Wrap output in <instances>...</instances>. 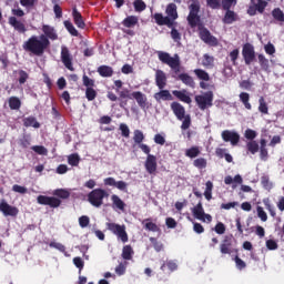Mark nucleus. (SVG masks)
<instances>
[{
    "mask_svg": "<svg viewBox=\"0 0 284 284\" xmlns=\"http://www.w3.org/2000/svg\"><path fill=\"white\" fill-rule=\"evenodd\" d=\"M165 13L168 14L166 17L171 19V21H176V19H179V12L176 11V6L174 3H169L166 6Z\"/></svg>",
    "mask_w": 284,
    "mask_h": 284,
    "instance_id": "c756f323",
    "label": "nucleus"
},
{
    "mask_svg": "<svg viewBox=\"0 0 284 284\" xmlns=\"http://www.w3.org/2000/svg\"><path fill=\"white\" fill-rule=\"evenodd\" d=\"M110 193L103 189H94L88 194V202L93 207H101L103 205V199H108Z\"/></svg>",
    "mask_w": 284,
    "mask_h": 284,
    "instance_id": "0eeeda50",
    "label": "nucleus"
},
{
    "mask_svg": "<svg viewBox=\"0 0 284 284\" xmlns=\"http://www.w3.org/2000/svg\"><path fill=\"white\" fill-rule=\"evenodd\" d=\"M165 267H168L170 270V272H176V270L179 268V265H176V263L174 261H168L166 263L163 262L160 270L162 272H165Z\"/></svg>",
    "mask_w": 284,
    "mask_h": 284,
    "instance_id": "49530a36",
    "label": "nucleus"
},
{
    "mask_svg": "<svg viewBox=\"0 0 284 284\" xmlns=\"http://www.w3.org/2000/svg\"><path fill=\"white\" fill-rule=\"evenodd\" d=\"M64 28L72 37H79V31L77 30V28H74V24H72L69 20L64 21Z\"/></svg>",
    "mask_w": 284,
    "mask_h": 284,
    "instance_id": "3c124183",
    "label": "nucleus"
},
{
    "mask_svg": "<svg viewBox=\"0 0 284 284\" xmlns=\"http://www.w3.org/2000/svg\"><path fill=\"white\" fill-rule=\"evenodd\" d=\"M116 92L119 93V101H120L119 105H120V108L125 110V108L128 106V100L126 99H132V94H130L129 89H123L122 91L116 90Z\"/></svg>",
    "mask_w": 284,
    "mask_h": 284,
    "instance_id": "393cba45",
    "label": "nucleus"
},
{
    "mask_svg": "<svg viewBox=\"0 0 284 284\" xmlns=\"http://www.w3.org/2000/svg\"><path fill=\"white\" fill-rule=\"evenodd\" d=\"M245 139H247V141H255L256 139V131L252 130V129H247L244 133Z\"/></svg>",
    "mask_w": 284,
    "mask_h": 284,
    "instance_id": "774afa93",
    "label": "nucleus"
},
{
    "mask_svg": "<svg viewBox=\"0 0 284 284\" xmlns=\"http://www.w3.org/2000/svg\"><path fill=\"white\" fill-rule=\"evenodd\" d=\"M43 37L47 38V41H57L59 39V33H57V29L50 24L42 26Z\"/></svg>",
    "mask_w": 284,
    "mask_h": 284,
    "instance_id": "6ab92c4d",
    "label": "nucleus"
},
{
    "mask_svg": "<svg viewBox=\"0 0 284 284\" xmlns=\"http://www.w3.org/2000/svg\"><path fill=\"white\" fill-rule=\"evenodd\" d=\"M201 1L199 0H190L189 1V16L186 21L190 28H196L201 23Z\"/></svg>",
    "mask_w": 284,
    "mask_h": 284,
    "instance_id": "20e7f679",
    "label": "nucleus"
},
{
    "mask_svg": "<svg viewBox=\"0 0 284 284\" xmlns=\"http://www.w3.org/2000/svg\"><path fill=\"white\" fill-rule=\"evenodd\" d=\"M272 17L273 19H275V21H281L282 23H284V13L283 10H281V8L273 9Z\"/></svg>",
    "mask_w": 284,
    "mask_h": 284,
    "instance_id": "603ef678",
    "label": "nucleus"
},
{
    "mask_svg": "<svg viewBox=\"0 0 284 284\" xmlns=\"http://www.w3.org/2000/svg\"><path fill=\"white\" fill-rule=\"evenodd\" d=\"M261 185L264 190H267V192L272 191L274 187V184L270 181V175H263L261 178Z\"/></svg>",
    "mask_w": 284,
    "mask_h": 284,
    "instance_id": "37998d69",
    "label": "nucleus"
},
{
    "mask_svg": "<svg viewBox=\"0 0 284 284\" xmlns=\"http://www.w3.org/2000/svg\"><path fill=\"white\" fill-rule=\"evenodd\" d=\"M22 48L34 57H43L45 50L50 48V40L45 36H31L23 42Z\"/></svg>",
    "mask_w": 284,
    "mask_h": 284,
    "instance_id": "f257e3e1",
    "label": "nucleus"
},
{
    "mask_svg": "<svg viewBox=\"0 0 284 284\" xmlns=\"http://www.w3.org/2000/svg\"><path fill=\"white\" fill-rule=\"evenodd\" d=\"M191 212L194 216V219H197V221H202L205 223H212V215L205 213V209H203V202H199L193 209H191Z\"/></svg>",
    "mask_w": 284,
    "mask_h": 284,
    "instance_id": "9b49d317",
    "label": "nucleus"
},
{
    "mask_svg": "<svg viewBox=\"0 0 284 284\" xmlns=\"http://www.w3.org/2000/svg\"><path fill=\"white\" fill-rule=\"evenodd\" d=\"M8 103L10 110H21V99L17 97H10Z\"/></svg>",
    "mask_w": 284,
    "mask_h": 284,
    "instance_id": "c9c22d12",
    "label": "nucleus"
},
{
    "mask_svg": "<svg viewBox=\"0 0 284 284\" xmlns=\"http://www.w3.org/2000/svg\"><path fill=\"white\" fill-rule=\"evenodd\" d=\"M240 101L243 103L246 110H252V104L250 103V93L242 92L240 93Z\"/></svg>",
    "mask_w": 284,
    "mask_h": 284,
    "instance_id": "58836bf2",
    "label": "nucleus"
},
{
    "mask_svg": "<svg viewBox=\"0 0 284 284\" xmlns=\"http://www.w3.org/2000/svg\"><path fill=\"white\" fill-rule=\"evenodd\" d=\"M145 140V135L143 134V131L141 130H135L133 132V141L136 145H139V148H141V145L143 144V141Z\"/></svg>",
    "mask_w": 284,
    "mask_h": 284,
    "instance_id": "f704fd0d",
    "label": "nucleus"
},
{
    "mask_svg": "<svg viewBox=\"0 0 284 284\" xmlns=\"http://www.w3.org/2000/svg\"><path fill=\"white\" fill-rule=\"evenodd\" d=\"M68 163L72 168H79V163H81V156H79L78 153H72L68 155Z\"/></svg>",
    "mask_w": 284,
    "mask_h": 284,
    "instance_id": "e433bc0d",
    "label": "nucleus"
},
{
    "mask_svg": "<svg viewBox=\"0 0 284 284\" xmlns=\"http://www.w3.org/2000/svg\"><path fill=\"white\" fill-rule=\"evenodd\" d=\"M202 65L204 68H214V57L205 53L203 55Z\"/></svg>",
    "mask_w": 284,
    "mask_h": 284,
    "instance_id": "09e8293b",
    "label": "nucleus"
},
{
    "mask_svg": "<svg viewBox=\"0 0 284 284\" xmlns=\"http://www.w3.org/2000/svg\"><path fill=\"white\" fill-rule=\"evenodd\" d=\"M176 79L178 81H182V83H184V85H187L189 88H194L196 85V83L194 82V78H192L187 73H180Z\"/></svg>",
    "mask_w": 284,
    "mask_h": 284,
    "instance_id": "c85d7f7f",
    "label": "nucleus"
},
{
    "mask_svg": "<svg viewBox=\"0 0 284 284\" xmlns=\"http://www.w3.org/2000/svg\"><path fill=\"white\" fill-rule=\"evenodd\" d=\"M155 83L159 90H164L165 85H168V77L163 70H158L155 72Z\"/></svg>",
    "mask_w": 284,
    "mask_h": 284,
    "instance_id": "b1692460",
    "label": "nucleus"
},
{
    "mask_svg": "<svg viewBox=\"0 0 284 284\" xmlns=\"http://www.w3.org/2000/svg\"><path fill=\"white\" fill-rule=\"evenodd\" d=\"M143 223H145L144 230L148 232H161V227L156 223L150 222V219L144 220Z\"/></svg>",
    "mask_w": 284,
    "mask_h": 284,
    "instance_id": "4c0bfd02",
    "label": "nucleus"
},
{
    "mask_svg": "<svg viewBox=\"0 0 284 284\" xmlns=\"http://www.w3.org/2000/svg\"><path fill=\"white\" fill-rule=\"evenodd\" d=\"M201 154V149L199 146H192L185 151V156L189 159H196Z\"/></svg>",
    "mask_w": 284,
    "mask_h": 284,
    "instance_id": "c03bdc74",
    "label": "nucleus"
},
{
    "mask_svg": "<svg viewBox=\"0 0 284 284\" xmlns=\"http://www.w3.org/2000/svg\"><path fill=\"white\" fill-rule=\"evenodd\" d=\"M193 72L200 81H210V73H207V71L203 69H195Z\"/></svg>",
    "mask_w": 284,
    "mask_h": 284,
    "instance_id": "ea45409f",
    "label": "nucleus"
},
{
    "mask_svg": "<svg viewBox=\"0 0 284 284\" xmlns=\"http://www.w3.org/2000/svg\"><path fill=\"white\" fill-rule=\"evenodd\" d=\"M0 212H2L3 216L19 215V209L17 206L8 204L6 200L0 201Z\"/></svg>",
    "mask_w": 284,
    "mask_h": 284,
    "instance_id": "dca6fc26",
    "label": "nucleus"
},
{
    "mask_svg": "<svg viewBox=\"0 0 284 284\" xmlns=\"http://www.w3.org/2000/svg\"><path fill=\"white\" fill-rule=\"evenodd\" d=\"M222 139L225 143H231V145H239L241 135L234 131L225 130L222 132Z\"/></svg>",
    "mask_w": 284,
    "mask_h": 284,
    "instance_id": "f3484780",
    "label": "nucleus"
},
{
    "mask_svg": "<svg viewBox=\"0 0 284 284\" xmlns=\"http://www.w3.org/2000/svg\"><path fill=\"white\" fill-rule=\"evenodd\" d=\"M194 168H197V170H205L207 168V160L205 158H197L193 161Z\"/></svg>",
    "mask_w": 284,
    "mask_h": 284,
    "instance_id": "8fccbe9b",
    "label": "nucleus"
},
{
    "mask_svg": "<svg viewBox=\"0 0 284 284\" xmlns=\"http://www.w3.org/2000/svg\"><path fill=\"white\" fill-rule=\"evenodd\" d=\"M126 267H128V262L120 263L115 267V274H118V276H123V274H125Z\"/></svg>",
    "mask_w": 284,
    "mask_h": 284,
    "instance_id": "680f3d73",
    "label": "nucleus"
},
{
    "mask_svg": "<svg viewBox=\"0 0 284 284\" xmlns=\"http://www.w3.org/2000/svg\"><path fill=\"white\" fill-rule=\"evenodd\" d=\"M171 110L178 121H182L181 130H190V126L192 125V116L185 114V106L179 102H172Z\"/></svg>",
    "mask_w": 284,
    "mask_h": 284,
    "instance_id": "7ed1b4c3",
    "label": "nucleus"
},
{
    "mask_svg": "<svg viewBox=\"0 0 284 284\" xmlns=\"http://www.w3.org/2000/svg\"><path fill=\"white\" fill-rule=\"evenodd\" d=\"M54 196H58L59 199H70V191L65 189H58L53 192Z\"/></svg>",
    "mask_w": 284,
    "mask_h": 284,
    "instance_id": "6e6d98bb",
    "label": "nucleus"
},
{
    "mask_svg": "<svg viewBox=\"0 0 284 284\" xmlns=\"http://www.w3.org/2000/svg\"><path fill=\"white\" fill-rule=\"evenodd\" d=\"M158 59L163 63L164 65H169L171 68L173 74H179L181 72V58L178 53H175L173 57L170 55L169 52L165 51H158Z\"/></svg>",
    "mask_w": 284,
    "mask_h": 284,
    "instance_id": "f03ea898",
    "label": "nucleus"
},
{
    "mask_svg": "<svg viewBox=\"0 0 284 284\" xmlns=\"http://www.w3.org/2000/svg\"><path fill=\"white\" fill-rule=\"evenodd\" d=\"M140 150H142V152L144 154H146V160L144 162V168L146 170V172L149 174H154V172H156V155L150 154V152H152V149H150V146L148 144H141L140 145Z\"/></svg>",
    "mask_w": 284,
    "mask_h": 284,
    "instance_id": "423d86ee",
    "label": "nucleus"
},
{
    "mask_svg": "<svg viewBox=\"0 0 284 284\" xmlns=\"http://www.w3.org/2000/svg\"><path fill=\"white\" fill-rule=\"evenodd\" d=\"M222 0H206V6L211 8L212 10H219L222 6Z\"/></svg>",
    "mask_w": 284,
    "mask_h": 284,
    "instance_id": "bf43d9fd",
    "label": "nucleus"
},
{
    "mask_svg": "<svg viewBox=\"0 0 284 284\" xmlns=\"http://www.w3.org/2000/svg\"><path fill=\"white\" fill-rule=\"evenodd\" d=\"M172 94H173V97L179 99V101H182V103H187L189 105H190V103H192V98L190 97V93L185 89L180 90V91L173 90Z\"/></svg>",
    "mask_w": 284,
    "mask_h": 284,
    "instance_id": "4be33fe9",
    "label": "nucleus"
},
{
    "mask_svg": "<svg viewBox=\"0 0 284 284\" xmlns=\"http://www.w3.org/2000/svg\"><path fill=\"white\" fill-rule=\"evenodd\" d=\"M12 192H16L17 194H28V187L14 184L12 186Z\"/></svg>",
    "mask_w": 284,
    "mask_h": 284,
    "instance_id": "0e129e2a",
    "label": "nucleus"
},
{
    "mask_svg": "<svg viewBox=\"0 0 284 284\" xmlns=\"http://www.w3.org/2000/svg\"><path fill=\"white\" fill-rule=\"evenodd\" d=\"M79 225L80 227L84 229L90 225V217L88 215H82L79 217Z\"/></svg>",
    "mask_w": 284,
    "mask_h": 284,
    "instance_id": "338daca9",
    "label": "nucleus"
},
{
    "mask_svg": "<svg viewBox=\"0 0 284 284\" xmlns=\"http://www.w3.org/2000/svg\"><path fill=\"white\" fill-rule=\"evenodd\" d=\"M32 144V138L28 134L23 135L20 140H19V145L20 148H22L23 150H28V148H30V145Z\"/></svg>",
    "mask_w": 284,
    "mask_h": 284,
    "instance_id": "79ce46f5",
    "label": "nucleus"
},
{
    "mask_svg": "<svg viewBox=\"0 0 284 284\" xmlns=\"http://www.w3.org/2000/svg\"><path fill=\"white\" fill-rule=\"evenodd\" d=\"M111 201H112L113 207H115L116 210H121V212L125 211V202H123V200H121L119 195L113 194L111 196Z\"/></svg>",
    "mask_w": 284,
    "mask_h": 284,
    "instance_id": "473e14b6",
    "label": "nucleus"
},
{
    "mask_svg": "<svg viewBox=\"0 0 284 284\" xmlns=\"http://www.w3.org/2000/svg\"><path fill=\"white\" fill-rule=\"evenodd\" d=\"M214 92L207 91L203 94L195 95V103L197 104V108L201 110H207V108H212L214 105Z\"/></svg>",
    "mask_w": 284,
    "mask_h": 284,
    "instance_id": "1a4fd4ad",
    "label": "nucleus"
},
{
    "mask_svg": "<svg viewBox=\"0 0 284 284\" xmlns=\"http://www.w3.org/2000/svg\"><path fill=\"white\" fill-rule=\"evenodd\" d=\"M199 34H200L201 41L206 43V45H211L213 48L219 45V40L216 39V37L212 36L210 30H207V28L201 24L199 26Z\"/></svg>",
    "mask_w": 284,
    "mask_h": 284,
    "instance_id": "9d476101",
    "label": "nucleus"
},
{
    "mask_svg": "<svg viewBox=\"0 0 284 284\" xmlns=\"http://www.w3.org/2000/svg\"><path fill=\"white\" fill-rule=\"evenodd\" d=\"M134 254V251L132 250L131 245H125L122 248V258L124 261H132V255Z\"/></svg>",
    "mask_w": 284,
    "mask_h": 284,
    "instance_id": "a19ab883",
    "label": "nucleus"
},
{
    "mask_svg": "<svg viewBox=\"0 0 284 284\" xmlns=\"http://www.w3.org/2000/svg\"><path fill=\"white\" fill-rule=\"evenodd\" d=\"M133 7L135 12H143L148 8V6L143 2V0H134Z\"/></svg>",
    "mask_w": 284,
    "mask_h": 284,
    "instance_id": "4d7b16f0",
    "label": "nucleus"
},
{
    "mask_svg": "<svg viewBox=\"0 0 284 284\" xmlns=\"http://www.w3.org/2000/svg\"><path fill=\"white\" fill-rule=\"evenodd\" d=\"M257 61L264 72H267L270 70V60L267 58H265V55L263 53H260L257 55Z\"/></svg>",
    "mask_w": 284,
    "mask_h": 284,
    "instance_id": "72a5a7b5",
    "label": "nucleus"
},
{
    "mask_svg": "<svg viewBox=\"0 0 284 284\" xmlns=\"http://www.w3.org/2000/svg\"><path fill=\"white\" fill-rule=\"evenodd\" d=\"M60 57L67 70H70V72H74V67L72 65V54H70V49H68V47L65 45L61 47Z\"/></svg>",
    "mask_w": 284,
    "mask_h": 284,
    "instance_id": "4468645a",
    "label": "nucleus"
},
{
    "mask_svg": "<svg viewBox=\"0 0 284 284\" xmlns=\"http://www.w3.org/2000/svg\"><path fill=\"white\" fill-rule=\"evenodd\" d=\"M18 81L20 85H23V83H26L28 81V79H30V74H28V72L20 70L18 71Z\"/></svg>",
    "mask_w": 284,
    "mask_h": 284,
    "instance_id": "13d9d810",
    "label": "nucleus"
},
{
    "mask_svg": "<svg viewBox=\"0 0 284 284\" xmlns=\"http://www.w3.org/2000/svg\"><path fill=\"white\" fill-rule=\"evenodd\" d=\"M149 241L152 243L155 252H162L163 251V243L156 241V237H150Z\"/></svg>",
    "mask_w": 284,
    "mask_h": 284,
    "instance_id": "052dcab7",
    "label": "nucleus"
},
{
    "mask_svg": "<svg viewBox=\"0 0 284 284\" xmlns=\"http://www.w3.org/2000/svg\"><path fill=\"white\" fill-rule=\"evenodd\" d=\"M224 10H225V14L222 20L223 23H225L226 26H231V23H234V21L239 20V16L232 9H224Z\"/></svg>",
    "mask_w": 284,
    "mask_h": 284,
    "instance_id": "bb28decb",
    "label": "nucleus"
},
{
    "mask_svg": "<svg viewBox=\"0 0 284 284\" xmlns=\"http://www.w3.org/2000/svg\"><path fill=\"white\" fill-rule=\"evenodd\" d=\"M153 19L158 26H168L174 28V21L170 17H164L163 13H154Z\"/></svg>",
    "mask_w": 284,
    "mask_h": 284,
    "instance_id": "aec40b11",
    "label": "nucleus"
},
{
    "mask_svg": "<svg viewBox=\"0 0 284 284\" xmlns=\"http://www.w3.org/2000/svg\"><path fill=\"white\" fill-rule=\"evenodd\" d=\"M9 26L13 28L18 34H26L28 32V28L26 27V22L23 20H19L17 17L11 16L8 19Z\"/></svg>",
    "mask_w": 284,
    "mask_h": 284,
    "instance_id": "ddd939ff",
    "label": "nucleus"
},
{
    "mask_svg": "<svg viewBox=\"0 0 284 284\" xmlns=\"http://www.w3.org/2000/svg\"><path fill=\"white\" fill-rule=\"evenodd\" d=\"M73 265H75V267L79 268V273L81 274V271L85 266V262H83V258H81V257H74Z\"/></svg>",
    "mask_w": 284,
    "mask_h": 284,
    "instance_id": "69168bd1",
    "label": "nucleus"
},
{
    "mask_svg": "<svg viewBox=\"0 0 284 284\" xmlns=\"http://www.w3.org/2000/svg\"><path fill=\"white\" fill-rule=\"evenodd\" d=\"M37 201L39 205H49V207H53V209L61 206V201L54 196L39 195L37 197Z\"/></svg>",
    "mask_w": 284,
    "mask_h": 284,
    "instance_id": "2eb2a0df",
    "label": "nucleus"
},
{
    "mask_svg": "<svg viewBox=\"0 0 284 284\" xmlns=\"http://www.w3.org/2000/svg\"><path fill=\"white\" fill-rule=\"evenodd\" d=\"M22 123L24 128H34L36 130H39V128H41V123H39V121H37V118H34L33 115L23 118Z\"/></svg>",
    "mask_w": 284,
    "mask_h": 284,
    "instance_id": "cd10ccee",
    "label": "nucleus"
},
{
    "mask_svg": "<svg viewBox=\"0 0 284 284\" xmlns=\"http://www.w3.org/2000/svg\"><path fill=\"white\" fill-rule=\"evenodd\" d=\"M132 99H135L138 105L144 110V108H148V97L143 94L141 91H134L131 93Z\"/></svg>",
    "mask_w": 284,
    "mask_h": 284,
    "instance_id": "5701e85b",
    "label": "nucleus"
},
{
    "mask_svg": "<svg viewBox=\"0 0 284 284\" xmlns=\"http://www.w3.org/2000/svg\"><path fill=\"white\" fill-rule=\"evenodd\" d=\"M232 235H226L224 236V239L222 240L221 244H220V252L223 256H225V254H232V252H234V248L232 247Z\"/></svg>",
    "mask_w": 284,
    "mask_h": 284,
    "instance_id": "a211bd4d",
    "label": "nucleus"
},
{
    "mask_svg": "<svg viewBox=\"0 0 284 284\" xmlns=\"http://www.w3.org/2000/svg\"><path fill=\"white\" fill-rule=\"evenodd\" d=\"M98 73L100 77L110 78L112 74H114V70L112 67L103 64L98 68Z\"/></svg>",
    "mask_w": 284,
    "mask_h": 284,
    "instance_id": "2f4dec72",
    "label": "nucleus"
},
{
    "mask_svg": "<svg viewBox=\"0 0 284 284\" xmlns=\"http://www.w3.org/2000/svg\"><path fill=\"white\" fill-rule=\"evenodd\" d=\"M256 212H257L258 219H261V221L265 223L267 221V213L265 212V210H263V206H257Z\"/></svg>",
    "mask_w": 284,
    "mask_h": 284,
    "instance_id": "e2e57ef3",
    "label": "nucleus"
},
{
    "mask_svg": "<svg viewBox=\"0 0 284 284\" xmlns=\"http://www.w3.org/2000/svg\"><path fill=\"white\" fill-rule=\"evenodd\" d=\"M122 26L124 28H134L135 26H139V17H136V16H128L122 21Z\"/></svg>",
    "mask_w": 284,
    "mask_h": 284,
    "instance_id": "7c9ffc66",
    "label": "nucleus"
},
{
    "mask_svg": "<svg viewBox=\"0 0 284 284\" xmlns=\"http://www.w3.org/2000/svg\"><path fill=\"white\" fill-rule=\"evenodd\" d=\"M31 150L36 152V154H40L41 156H48V149L43 145H33Z\"/></svg>",
    "mask_w": 284,
    "mask_h": 284,
    "instance_id": "5fc2aeb1",
    "label": "nucleus"
},
{
    "mask_svg": "<svg viewBox=\"0 0 284 284\" xmlns=\"http://www.w3.org/2000/svg\"><path fill=\"white\" fill-rule=\"evenodd\" d=\"M246 150L250 154H256V152H258V150H260L258 142L248 141L246 143Z\"/></svg>",
    "mask_w": 284,
    "mask_h": 284,
    "instance_id": "de8ad7c7",
    "label": "nucleus"
},
{
    "mask_svg": "<svg viewBox=\"0 0 284 284\" xmlns=\"http://www.w3.org/2000/svg\"><path fill=\"white\" fill-rule=\"evenodd\" d=\"M72 17L75 26L83 30L85 28V21H83V16H81V12H79L77 7H73L72 9Z\"/></svg>",
    "mask_w": 284,
    "mask_h": 284,
    "instance_id": "a878e982",
    "label": "nucleus"
},
{
    "mask_svg": "<svg viewBox=\"0 0 284 284\" xmlns=\"http://www.w3.org/2000/svg\"><path fill=\"white\" fill-rule=\"evenodd\" d=\"M258 112H261V114H268L270 108L267 106V102L265 101L264 97L258 99Z\"/></svg>",
    "mask_w": 284,
    "mask_h": 284,
    "instance_id": "a18cd8bd",
    "label": "nucleus"
},
{
    "mask_svg": "<svg viewBox=\"0 0 284 284\" xmlns=\"http://www.w3.org/2000/svg\"><path fill=\"white\" fill-rule=\"evenodd\" d=\"M153 99H155L156 103H161V101H174V97L170 93V90L160 89L159 92L154 93Z\"/></svg>",
    "mask_w": 284,
    "mask_h": 284,
    "instance_id": "412c9836",
    "label": "nucleus"
},
{
    "mask_svg": "<svg viewBox=\"0 0 284 284\" xmlns=\"http://www.w3.org/2000/svg\"><path fill=\"white\" fill-rule=\"evenodd\" d=\"M242 57L245 65H252V63L256 61V51H254V45L245 43L242 49Z\"/></svg>",
    "mask_w": 284,
    "mask_h": 284,
    "instance_id": "f8f14e48",
    "label": "nucleus"
},
{
    "mask_svg": "<svg viewBox=\"0 0 284 284\" xmlns=\"http://www.w3.org/2000/svg\"><path fill=\"white\" fill-rule=\"evenodd\" d=\"M82 85L85 88V99L88 101H94L97 97H99V92H97V83L94 79L88 77V74H83L82 77Z\"/></svg>",
    "mask_w": 284,
    "mask_h": 284,
    "instance_id": "6e6552de",
    "label": "nucleus"
},
{
    "mask_svg": "<svg viewBox=\"0 0 284 284\" xmlns=\"http://www.w3.org/2000/svg\"><path fill=\"white\" fill-rule=\"evenodd\" d=\"M106 230H109L111 234H114L118 241H121L122 243H128V241H130V237L128 236V231H125V224L121 225L114 222H108Z\"/></svg>",
    "mask_w": 284,
    "mask_h": 284,
    "instance_id": "39448f33",
    "label": "nucleus"
},
{
    "mask_svg": "<svg viewBox=\"0 0 284 284\" xmlns=\"http://www.w3.org/2000/svg\"><path fill=\"white\" fill-rule=\"evenodd\" d=\"M222 10H232L236 3H239V0H222Z\"/></svg>",
    "mask_w": 284,
    "mask_h": 284,
    "instance_id": "864d4df0",
    "label": "nucleus"
}]
</instances>
